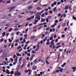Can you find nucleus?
<instances>
[{"instance_id": "obj_56", "label": "nucleus", "mask_w": 76, "mask_h": 76, "mask_svg": "<svg viewBox=\"0 0 76 76\" xmlns=\"http://www.w3.org/2000/svg\"><path fill=\"white\" fill-rule=\"evenodd\" d=\"M19 41V39H17L16 40H15V42L18 43V42Z\"/></svg>"}, {"instance_id": "obj_15", "label": "nucleus", "mask_w": 76, "mask_h": 76, "mask_svg": "<svg viewBox=\"0 0 76 76\" xmlns=\"http://www.w3.org/2000/svg\"><path fill=\"white\" fill-rule=\"evenodd\" d=\"M6 18H7V17L6 15H4L2 17V19H6Z\"/></svg>"}, {"instance_id": "obj_2", "label": "nucleus", "mask_w": 76, "mask_h": 76, "mask_svg": "<svg viewBox=\"0 0 76 76\" xmlns=\"http://www.w3.org/2000/svg\"><path fill=\"white\" fill-rule=\"evenodd\" d=\"M14 75L15 76H20V75H21V73H20V72H19V71H17L15 72Z\"/></svg>"}, {"instance_id": "obj_57", "label": "nucleus", "mask_w": 76, "mask_h": 76, "mask_svg": "<svg viewBox=\"0 0 76 76\" xmlns=\"http://www.w3.org/2000/svg\"><path fill=\"white\" fill-rule=\"evenodd\" d=\"M49 29H50V27L46 28V31H48V30H49Z\"/></svg>"}, {"instance_id": "obj_1", "label": "nucleus", "mask_w": 76, "mask_h": 76, "mask_svg": "<svg viewBox=\"0 0 76 76\" xmlns=\"http://www.w3.org/2000/svg\"><path fill=\"white\" fill-rule=\"evenodd\" d=\"M42 14V13H41V12H37V14L36 15V16H37L36 17L35 19H37L38 20H40V19H41V18H40V16H39V15H41Z\"/></svg>"}, {"instance_id": "obj_33", "label": "nucleus", "mask_w": 76, "mask_h": 76, "mask_svg": "<svg viewBox=\"0 0 76 76\" xmlns=\"http://www.w3.org/2000/svg\"><path fill=\"white\" fill-rule=\"evenodd\" d=\"M18 30V28H15L14 29V31H17Z\"/></svg>"}, {"instance_id": "obj_42", "label": "nucleus", "mask_w": 76, "mask_h": 76, "mask_svg": "<svg viewBox=\"0 0 76 76\" xmlns=\"http://www.w3.org/2000/svg\"><path fill=\"white\" fill-rule=\"evenodd\" d=\"M9 41L10 42H12V40H10V38L9 39Z\"/></svg>"}, {"instance_id": "obj_41", "label": "nucleus", "mask_w": 76, "mask_h": 76, "mask_svg": "<svg viewBox=\"0 0 76 76\" xmlns=\"http://www.w3.org/2000/svg\"><path fill=\"white\" fill-rule=\"evenodd\" d=\"M50 44H51V45H54V42H50Z\"/></svg>"}, {"instance_id": "obj_19", "label": "nucleus", "mask_w": 76, "mask_h": 76, "mask_svg": "<svg viewBox=\"0 0 76 76\" xmlns=\"http://www.w3.org/2000/svg\"><path fill=\"white\" fill-rule=\"evenodd\" d=\"M35 36H32L31 37V39H34V38H35Z\"/></svg>"}, {"instance_id": "obj_31", "label": "nucleus", "mask_w": 76, "mask_h": 76, "mask_svg": "<svg viewBox=\"0 0 76 76\" xmlns=\"http://www.w3.org/2000/svg\"><path fill=\"white\" fill-rule=\"evenodd\" d=\"M26 20H31V18H27L26 19Z\"/></svg>"}, {"instance_id": "obj_8", "label": "nucleus", "mask_w": 76, "mask_h": 76, "mask_svg": "<svg viewBox=\"0 0 76 76\" xmlns=\"http://www.w3.org/2000/svg\"><path fill=\"white\" fill-rule=\"evenodd\" d=\"M18 57L16 56V58L15 59V63H18Z\"/></svg>"}, {"instance_id": "obj_25", "label": "nucleus", "mask_w": 76, "mask_h": 76, "mask_svg": "<svg viewBox=\"0 0 76 76\" xmlns=\"http://www.w3.org/2000/svg\"><path fill=\"white\" fill-rule=\"evenodd\" d=\"M50 34V33H49L48 32V31H46L45 32V35H46L47 34Z\"/></svg>"}, {"instance_id": "obj_18", "label": "nucleus", "mask_w": 76, "mask_h": 76, "mask_svg": "<svg viewBox=\"0 0 76 76\" xmlns=\"http://www.w3.org/2000/svg\"><path fill=\"white\" fill-rule=\"evenodd\" d=\"M16 54L17 56H22V55L21 54H20L18 53H17Z\"/></svg>"}, {"instance_id": "obj_63", "label": "nucleus", "mask_w": 76, "mask_h": 76, "mask_svg": "<svg viewBox=\"0 0 76 76\" xmlns=\"http://www.w3.org/2000/svg\"><path fill=\"white\" fill-rule=\"evenodd\" d=\"M67 27H66L64 28V31H67Z\"/></svg>"}, {"instance_id": "obj_13", "label": "nucleus", "mask_w": 76, "mask_h": 76, "mask_svg": "<svg viewBox=\"0 0 76 76\" xmlns=\"http://www.w3.org/2000/svg\"><path fill=\"white\" fill-rule=\"evenodd\" d=\"M38 13V12H37L36 11H35L34 12H33V14H34V15H37V14Z\"/></svg>"}, {"instance_id": "obj_16", "label": "nucleus", "mask_w": 76, "mask_h": 76, "mask_svg": "<svg viewBox=\"0 0 76 76\" xmlns=\"http://www.w3.org/2000/svg\"><path fill=\"white\" fill-rule=\"evenodd\" d=\"M69 9V6L68 5H66L65 8V9L66 10H67V9Z\"/></svg>"}, {"instance_id": "obj_7", "label": "nucleus", "mask_w": 76, "mask_h": 76, "mask_svg": "<svg viewBox=\"0 0 76 76\" xmlns=\"http://www.w3.org/2000/svg\"><path fill=\"white\" fill-rule=\"evenodd\" d=\"M37 68V66H35L34 67H33L32 68V70H36Z\"/></svg>"}, {"instance_id": "obj_45", "label": "nucleus", "mask_w": 76, "mask_h": 76, "mask_svg": "<svg viewBox=\"0 0 76 76\" xmlns=\"http://www.w3.org/2000/svg\"><path fill=\"white\" fill-rule=\"evenodd\" d=\"M6 54V52H5V51H4L2 55H4V54Z\"/></svg>"}, {"instance_id": "obj_27", "label": "nucleus", "mask_w": 76, "mask_h": 76, "mask_svg": "<svg viewBox=\"0 0 76 76\" xmlns=\"http://www.w3.org/2000/svg\"><path fill=\"white\" fill-rule=\"evenodd\" d=\"M12 30H13V28H11L9 29V32H11Z\"/></svg>"}, {"instance_id": "obj_54", "label": "nucleus", "mask_w": 76, "mask_h": 76, "mask_svg": "<svg viewBox=\"0 0 76 76\" xmlns=\"http://www.w3.org/2000/svg\"><path fill=\"white\" fill-rule=\"evenodd\" d=\"M55 22L56 23H58V21L57 20H55Z\"/></svg>"}, {"instance_id": "obj_37", "label": "nucleus", "mask_w": 76, "mask_h": 76, "mask_svg": "<svg viewBox=\"0 0 76 76\" xmlns=\"http://www.w3.org/2000/svg\"><path fill=\"white\" fill-rule=\"evenodd\" d=\"M38 1V0H34L33 1V3H36Z\"/></svg>"}, {"instance_id": "obj_32", "label": "nucleus", "mask_w": 76, "mask_h": 76, "mask_svg": "<svg viewBox=\"0 0 76 76\" xmlns=\"http://www.w3.org/2000/svg\"><path fill=\"white\" fill-rule=\"evenodd\" d=\"M32 7L31 6H29L28 7V9H32Z\"/></svg>"}, {"instance_id": "obj_20", "label": "nucleus", "mask_w": 76, "mask_h": 76, "mask_svg": "<svg viewBox=\"0 0 76 76\" xmlns=\"http://www.w3.org/2000/svg\"><path fill=\"white\" fill-rule=\"evenodd\" d=\"M15 8V7H11V9L10 10L9 12H10V11H12V10L13 9H14V8Z\"/></svg>"}, {"instance_id": "obj_5", "label": "nucleus", "mask_w": 76, "mask_h": 76, "mask_svg": "<svg viewBox=\"0 0 76 76\" xmlns=\"http://www.w3.org/2000/svg\"><path fill=\"white\" fill-rule=\"evenodd\" d=\"M7 20L9 21L10 20H13V17H11L10 18H8L7 19Z\"/></svg>"}, {"instance_id": "obj_3", "label": "nucleus", "mask_w": 76, "mask_h": 76, "mask_svg": "<svg viewBox=\"0 0 76 76\" xmlns=\"http://www.w3.org/2000/svg\"><path fill=\"white\" fill-rule=\"evenodd\" d=\"M25 60L24 59H23V64L20 67L21 69H22L23 67L24 66V65H25Z\"/></svg>"}, {"instance_id": "obj_12", "label": "nucleus", "mask_w": 76, "mask_h": 76, "mask_svg": "<svg viewBox=\"0 0 76 76\" xmlns=\"http://www.w3.org/2000/svg\"><path fill=\"white\" fill-rule=\"evenodd\" d=\"M6 71H7L6 72L7 74H10V72H9V70L8 69H6Z\"/></svg>"}, {"instance_id": "obj_29", "label": "nucleus", "mask_w": 76, "mask_h": 76, "mask_svg": "<svg viewBox=\"0 0 76 76\" xmlns=\"http://www.w3.org/2000/svg\"><path fill=\"white\" fill-rule=\"evenodd\" d=\"M58 59H60V54H58Z\"/></svg>"}, {"instance_id": "obj_48", "label": "nucleus", "mask_w": 76, "mask_h": 76, "mask_svg": "<svg viewBox=\"0 0 76 76\" xmlns=\"http://www.w3.org/2000/svg\"><path fill=\"white\" fill-rule=\"evenodd\" d=\"M57 8L55 7L53 9V12H55L56 11V9Z\"/></svg>"}, {"instance_id": "obj_11", "label": "nucleus", "mask_w": 76, "mask_h": 76, "mask_svg": "<svg viewBox=\"0 0 76 76\" xmlns=\"http://www.w3.org/2000/svg\"><path fill=\"white\" fill-rule=\"evenodd\" d=\"M5 34H6V32L5 31L2 34V37H4L5 36Z\"/></svg>"}, {"instance_id": "obj_14", "label": "nucleus", "mask_w": 76, "mask_h": 76, "mask_svg": "<svg viewBox=\"0 0 76 76\" xmlns=\"http://www.w3.org/2000/svg\"><path fill=\"white\" fill-rule=\"evenodd\" d=\"M41 22H45V19H43V18H41Z\"/></svg>"}, {"instance_id": "obj_39", "label": "nucleus", "mask_w": 76, "mask_h": 76, "mask_svg": "<svg viewBox=\"0 0 76 76\" xmlns=\"http://www.w3.org/2000/svg\"><path fill=\"white\" fill-rule=\"evenodd\" d=\"M34 16H32L31 17H30L31 20H32V19H34Z\"/></svg>"}, {"instance_id": "obj_23", "label": "nucleus", "mask_w": 76, "mask_h": 76, "mask_svg": "<svg viewBox=\"0 0 76 76\" xmlns=\"http://www.w3.org/2000/svg\"><path fill=\"white\" fill-rule=\"evenodd\" d=\"M47 18L48 19H51V18H52V16H51V15H50Z\"/></svg>"}, {"instance_id": "obj_40", "label": "nucleus", "mask_w": 76, "mask_h": 76, "mask_svg": "<svg viewBox=\"0 0 76 76\" xmlns=\"http://www.w3.org/2000/svg\"><path fill=\"white\" fill-rule=\"evenodd\" d=\"M20 67L19 66H18L17 67L16 69L17 70H18L19 69Z\"/></svg>"}, {"instance_id": "obj_49", "label": "nucleus", "mask_w": 76, "mask_h": 76, "mask_svg": "<svg viewBox=\"0 0 76 76\" xmlns=\"http://www.w3.org/2000/svg\"><path fill=\"white\" fill-rule=\"evenodd\" d=\"M54 3H53L51 5V6L52 7H54Z\"/></svg>"}, {"instance_id": "obj_30", "label": "nucleus", "mask_w": 76, "mask_h": 76, "mask_svg": "<svg viewBox=\"0 0 76 76\" xmlns=\"http://www.w3.org/2000/svg\"><path fill=\"white\" fill-rule=\"evenodd\" d=\"M46 45H50V42H48L46 43Z\"/></svg>"}, {"instance_id": "obj_47", "label": "nucleus", "mask_w": 76, "mask_h": 76, "mask_svg": "<svg viewBox=\"0 0 76 76\" xmlns=\"http://www.w3.org/2000/svg\"><path fill=\"white\" fill-rule=\"evenodd\" d=\"M53 4H54V5H56L57 4V2L56 1H54L53 2Z\"/></svg>"}, {"instance_id": "obj_43", "label": "nucleus", "mask_w": 76, "mask_h": 76, "mask_svg": "<svg viewBox=\"0 0 76 76\" xmlns=\"http://www.w3.org/2000/svg\"><path fill=\"white\" fill-rule=\"evenodd\" d=\"M66 25V23H63L62 25V26H65Z\"/></svg>"}, {"instance_id": "obj_34", "label": "nucleus", "mask_w": 76, "mask_h": 76, "mask_svg": "<svg viewBox=\"0 0 76 76\" xmlns=\"http://www.w3.org/2000/svg\"><path fill=\"white\" fill-rule=\"evenodd\" d=\"M10 73L11 75H13V74H14V72L13 71H11L10 72Z\"/></svg>"}, {"instance_id": "obj_52", "label": "nucleus", "mask_w": 76, "mask_h": 76, "mask_svg": "<svg viewBox=\"0 0 76 76\" xmlns=\"http://www.w3.org/2000/svg\"><path fill=\"white\" fill-rule=\"evenodd\" d=\"M46 62L48 64H49V62L47 61V60H46Z\"/></svg>"}, {"instance_id": "obj_64", "label": "nucleus", "mask_w": 76, "mask_h": 76, "mask_svg": "<svg viewBox=\"0 0 76 76\" xmlns=\"http://www.w3.org/2000/svg\"><path fill=\"white\" fill-rule=\"evenodd\" d=\"M25 72L26 73H28V70H25Z\"/></svg>"}, {"instance_id": "obj_44", "label": "nucleus", "mask_w": 76, "mask_h": 76, "mask_svg": "<svg viewBox=\"0 0 76 76\" xmlns=\"http://www.w3.org/2000/svg\"><path fill=\"white\" fill-rule=\"evenodd\" d=\"M49 19H48V18L46 19V22H48V21H49Z\"/></svg>"}, {"instance_id": "obj_35", "label": "nucleus", "mask_w": 76, "mask_h": 76, "mask_svg": "<svg viewBox=\"0 0 76 76\" xmlns=\"http://www.w3.org/2000/svg\"><path fill=\"white\" fill-rule=\"evenodd\" d=\"M10 23H8L6 24L5 26H10Z\"/></svg>"}, {"instance_id": "obj_62", "label": "nucleus", "mask_w": 76, "mask_h": 76, "mask_svg": "<svg viewBox=\"0 0 76 76\" xmlns=\"http://www.w3.org/2000/svg\"><path fill=\"white\" fill-rule=\"evenodd\" d=\"M34 22L36 23L38 22V20H34Z\"/></svg>"}, {"instance_id": "obj_50", "label": "nucleus", "mask_w": 76, "mask_h": 76, "mask_svg": "<svg viewBox=\"0 0 76 76\" xmlns=\"http://www.w3.org/2000/svg\"><path fill=\"white\" fill-rule=\"evenodd\" d=\"M42 28V26H41L40 27H38V29L39 30L41 29Z\"/></svg>"}, {"instance_id": "obj_26", "label": "nucleus", "mask_w": 76, "mask_h": 76, "mask_svg": "<svg viewBox=\"0 0 76 76\" xmlns=\"http://www.w3.org/2000/svg\"><path fill=\"white\" fill-rule=\"evenodd\" d=\"M36 9L37 10H41V8L39 7H37V8H36Z\"/></svg>"}, {"instance_id": "obj_51", "label": "nucleus", "mask_w": 76, "mask_h": 76, "mask_svg": "<svg viewBox=\"0 0 76 76\" xmlns=\"http://www.w3.org/2000/svg\"><path fill=\"white\" fill-rule=\"evenodd\" d=\"M60 4H61V2H58L57 3V4H58V5H60Z\"/></svg>"}, {"instance_id": "obj_55", "label": "nucleus", "mask_w": 76, "mask_h": 76, "mask_svg": "<svg viewBox=\"0 0 76 76\" xmlns=\"http://www.w3.org/2000/svg\"><path fill=\"white\" fill-rule=\"evenodd\" d=\"M19 31H18L16 32V35H19Z\"/></svg>"}, {"instance_id": "obj_6", "label": "nucleus", "mask_w": 76, "mask_h": 76, "mask_svg": "<svg viewBox=\"0 0 76 76\" xmlns=\"http://www.w3.org/2000/svg\"><path fill=\"white\" fill-rule=\"evenodd\" d=\"M53 37H54V34H52L51 35V37L49 38L50 40H53Z\"/></svg>"}, {"instance_id": "obj_53", "label": "nucleus", "mask_w": 76, "mask_h": 76, "mask_svg": "<svg viewBox=\"0 0 76 76\" xmlns=\"http://www.w3.org/2000/svg\"><path fill=\"white\" fill-rule=\"evenodd\" d=\"M20 48H21V47L20 46H19V47L18 48H17V50H19V49H20Z\"/></svg>"}, {"instance_id": "obj_17", "label": "nucleus", "mask_w": 76, "mask_h": 76, "mask_svg": "<svg viewBox=\"0 0 76 76\" xmlns=\"http://www.w3.org/2000/svg\"><path fill=\"white\" fill-rule=\"evenodd\" d=\"M18 16L19 18H22L23 17V15H18Z\"/></svg>"}, {"instance_id": "obj_24", "label": "nucleus", "mask_w": 76, "mask_h": 76, "mask_svg": "<svg viewBox=\"0 0 76 76\" xmlns=\"http://www.w3.org/2000/svg\"><path fill=\"white\" fill-rule=\"evenodd\" d=\"M4 51L5 52V53H6V54H7V53H9V50H4Z\"/></svg>"}, {"instance_id": "obj_9", "label": "nucleus", "mask_w": 76, "mask_h": 76, "mask_svg": "<svg viewBox=\"0 0 76 76\" xmlns=\"http://www.w3.org/2000/svg\"><path fill=\"white\" fill-rule=\"evenodd\" d=\"M66 64V63H64L63 64L61 65V67H64Z\"/></svg>"}, {"instance_id": "obj_22", "label": "nucleus", "mask_w": 76, "mask_h": 76, "mask_svg": "<svg viewBox=\"0 0 76 76\" xmlns=\"http://www.w3.org/2000/svg\"><path fill=\"white\" fill-rule=\"evenodd\" d=\"M28 30H29V28H28L26 29V30H25L26 32L25 33V34H26V33H27V32H28Z\"/></svg>"}, {"instance_id": "obj_28", "label": "nucleus", "mask_w": 76, "mask_h": 76, "mask_svg": "<svg viewBox=\"0 0 76 76\" xmlns=\"http://www.w3.org/2000/svg\"><path fill=\"white\" fill-rule=\"evenodd\" d=\"M72 19H74V20H76V18L75 17V16L74 15H73L72 16Z\"/></svg>"}, {"instance_id": "obj_10", "label": "nucleus", "mask_w": 76, "mask_h": 76, "mask_svg": "<svg viewBox=\"0 0 76 76\" xmlns=\"http://www.w3.org/2000/svg\"><path fill=\"white\" fill-rule=\"evenodd\" d=\"M72 69H73V72H75V71H76V67H73L72 68Z\"/></svg>"}, {"instance_id": "obj_60", "label": "nucleus", "mask_w": 76, "mask_h": 76, "mask_svg": "<svg viewBox=\"0 0 76 76\" xmlns=\"http://www.w3.org/2000/svg\"><path fill=\"white\" fill-rule=\"evenodd\" d=\"M38 49H39V48H36V49H35V51H38Z\"/></svg>"}, {"instance_id": "obj_61", "label": "nucleus", "mask_w": 76, "mask_h": 76, "mask_svg": "<svg viewBox=\"0 0 76 76\" xmlns=\"http://www.w3.org/2000/svg\"><path fill=\"white\" fill-rule=\"evenodd\" d=\"M27 55L28 56H31V54H30V53H27Z\"/></svg>"}, {"instance_id": "obj_58", "label": "nucleus", "mask_w": 76, "mask_h": 76, "mask_svg": "<svg viewBox=\"0 0 76 76\" xmlns=\"http://www.w3.org/2000/svg\"><path fill=\"white\" fill-rule=\"evenodd\" d=\"M55 26L54 25L51 26V28H54Z\"/></svg>"}, {"instance_id": "obj_38", "label": "nucleus", "mask_w": 76, "mask_h": 76, "mask_svg": "<svg viewBox=\"0 0 76 76\" xmlns=\"http://www.w3.org/2000/svg\"><path fill=\"white\" fill-rule=\"evenodd\" d=\"M45 15V14L44 13H43L42 14V15L41 16V17H44V15Z\"/></svg>"}, {"instance_id": "obj_36", "label": "nucleus", "mask_w": 76, "mask_h": 76, "mask_svg": "<svg viewBox=\"0 0 76 76\" xmlns=\"http://www.w3.org/2000/svg\"><path fill=\"white\" fill-rule=\"evenodd\" d=\"M7 56V54H5V55H3L2 56V57H5Z\"/></svg>"}, {"instance_id": "obj_4", "label": "nucleus", "mask_w": 76, "mask_h": 76, "mask_svg": "<svg viewBox=\"0 0 76 76\" xmlns=\"http://www.w3.org/2000/svg\"><path fill=\"white\" fill-rule=\"evenodd\" d=\"M58 69H59V71L61 72H63V69L61 68L60 67H58Z\"/></svg>"}, {"instance_id": "obj_46", "label": "nucleus", "mask_w": 76, "mask_h": 76, "mask_svg": "<svg viewBox=\"0 0 76 76\" xmlns=\"http://www.w3.org/2000/svg\"><path fill=\"white\" fill-rule=\"evenodd\" d=\"M45 15L46 16L48 15V12H47V11H46V12H45Z\"/></svg>"}, {"instance_id": "obj_21", "label": "nucleus", "mask_w": 76, "mask_h": 76, "mask_svg": "<svg viewBox=\"0 0 76 76\" xmlns=\"http://www.w3.org/2000/svg\"><path fill=\"white\" fill-rule=\"evenodd\" d=\"M3 41H4V39L3 38L0 39V42L1 43L2 42H3Z\"/></svg>"}, {"instance_id": "obj_59", "label": "nucleus", "mask_w": 76, "mask_h": 76, "mask_svg": "<svg viewBox=\"0 0 76 76\" xmlns=\"http://www.w3.org/2000/svg\"><path fill=\"white\" fill-rule=\"evenodd\" d=\"M22 40H23V38H22V37L20 38V41H22Z\"/></svg>"}]
</instances>
